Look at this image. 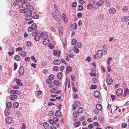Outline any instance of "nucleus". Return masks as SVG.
Returning a JSON list of instances; mask_svg holds the SVG:
<instances>
[{"label": "nucleus", "instance_id": "obj_30", "mask_svg": "<svg viewBox=\"0 0 129 129\" xmlns=\"http://www.w3.org/2000/svg\"><path fill=\"white\" fill-rule=\"evenodd\" d=\"M27 11L26 9L23 8V9H21L20 10L19 12L21 13H24L25 14Z\"/></svg>", "mask_w": 129, "mask_h": 129}, {"label": "nucleus", "instance_id": "obj_28", "mask_svg": "<svg viewBox=\"0 0 129 129\" xmlns=\"http://www.w3.org/2000/svg\"><path fill=\"white\" fill-rule=\"evenodd\" d=\"M58 30H59V32L60 35L62 36V28L60 26H59L58 27Z\"/></svg>", "mask_w": 129, "mask_h": 129}, {"label": "nucleus", "instance_id": "obj_25", "mask_svg": "<svg viewBox=\"0 0 129 129\" xmlns=\"http://www.w3.org/2000/svg\"><path fill=\"white\" fill-rule=\"evenodd\" d=\"M81 124L80 122L78 121L74 123V125L75 127H78Z\"/></svg>", "mask_w": 129, "mask_h": 129}, {"label": "nucleus", "instance_id": "obj_52", "mask_svg": "<svg viewBox=\"0 0 129 129\" xmlns=\"http://www.w3.org/2000/svg\"><path fill=\"white\" fill-rule=\"evenodd\" d=\"M52 82V81L50 80L49 79H48L46 80V83L48 84H50Z\"/></svg>", "mask_w": 129, "mask_h": 129}, {"label": "nucleus", "instance_id": "obj_18", "mask_svg": "<svg viewBox=\"0 0 129 129\" xmlns=\"http://www.w3.org/2000/svg\"><path fill=\"white\" fill-rule=\"evenodd\" d=\"M72 70V67H70L68 66L66 68V73H68L71 72Z\"/></svg>", "mask_w": 129, "mask_h": 129}, {"label": "nucleus", "instance_id": "obj_10", "mask_svg": "<svg viewBox=\"0 0 129 129\" xmlns=\"http://www.w3.org/2000/svg\"><path fill=\"white\" fill-rule=\"evenodd\" d=\"M102 55L103 52L101 50H99L96 53V56L98 57H101Z\"/></svg>", "mask_w": 129, "mask_h": 129}, {"label": "nucleus", "instance_id": "obj_48", "mask_svg": "<svg viewBox=\"0 0 129 129\" xmlns=\"http://www.w3.org/2000/svg\"><path fill=\"white\" fill-rule=\"evenodd\" d=\"M39 17V15L37 14H35L32 16V18L35 19H38Z\"/></svg>", "mask_w": 129, "mask_h": 129}, {"label": "nucleus", "instance_id": "obj_63", "mask_svg": "<svg viewBox=\"0 0 129 129\" xmlns=\"http://www.w3.org/2000/svg\"><path fill=\"white\" fill-rule=\"evenodd\" d=\"M77 45L79 48H80L81 47L82 44L80 43L79 42L77 43Z\"/></svg>", "mask_w": 129, "mask_h": 129}, {"label": "nucleus", "instance_id": "obj_2", "mask_svg": "<svg viewBox=\"0 0 129 129\" xmlns=\"http://www.w3.org/2000/svg\"><path fill=\"white\" fill-rule=\"evenodd\" d=\"M33 36H35L34 38V40L36 41H39L40 38V35L39 33H38L36 30H35L32 34Z\"/></svg>", "mask_w": 129, "mask_h": 129}, {"label": "nucleus", "instance_id": "obj_51", "mask_svg": "<svg viewBox=\"0 0 129 129\" xmlns=\"http://www.w3.org/2000/svg\"><path fill=\"white\" fill-rule=\"evenodd\" d=\"M127 124L126 123H123L122 124L121 126L122 128H125L127 127Z\"/></svg>", "mask_w": 129, "mask_h": 129}, {"label": "nucleus", "instance_id": "obj_12", "mask_svg": "<svg viewBox=\"0 0 129 129\" xmlns=\"http://www.w3.org/2000/svg\"><path fill=\"white\" fill-rule=\"evenodd\" d=\"M106 82L108 85L111 84L113 82V80L112 78H108L106 79Z\"/></svg>", "mask_w": 129, "mask_h": 129}, {"label": "nucleus", "instance_id": "obj_32", "mask_svg": "<svg viewBox=\"0 0 129 129\" xmlns=\"http://www.w3.org/2000/svg\"><path fill=\"white\" fill-rule=\"evenodd\" d=\"M93 4L90 3H89L87 6V8L88 9L91 10L92 8Z\"/></svg>", "mask_w": 129, "mask_h": 129}, {"label": "nucleus", "instance_id": "obj_7", "mask_svg": "<svg viewBox=\"0 0 129 129\" xmlns=\"http://www.w3.org/2000/svg\"><path fill=\"white\" fill-rule=\"evenodd\" d=\"M19 73L20 75L23 74L24 73V68L22 66H20L19 70Z\"/></svg>", "mask_w": 129, "mask_h": 129}, {"label": "nucleus", "instance_id": "obj_56", "mask_svg": "<svg viewBox=\"0 0 129 129\" xmlns=\"http://www.w3.org/2000/svg\"><path fill=\"white\" fill-rule=\"evenodd\" d=\"M31 59L32 60H33L35 62H37V60L36 59L35 57L34 56H32Z\"/></svg>", "mask_w": 129, "mask_h": 129}, {"label": "nucleus", "instance_id": "obj_46", "mask_svg": "<svg viewBox=\"0 0 129 129\" xmlns=\"http://www.w3.org/2000/svg\"><path fill=\"white\" fill-rule=\"evenodd\" d=\"M31 43L30 41H28L26 42V44L28 47L30 46H31Z\"/></svg>", "mask_w": 129, "mask_h": 129}, {"label": "nucleus", "instance_id": "obj_62", "mask_svg": "<svg viewBox=\"0 0 129 129\" xmlns=\"http://www.w3.org/2000/svg\"><path fill=\"white\" fill-rule=\"evenodd\" d=\"M97 87V86L96 85H92L90 87V88L91 89H95Z\"/></svg>", "mask_w": 129, "mask_h": 129}, {"label": "nucleus", "instance_id": "obj_13", "mask_svg": "<svg viewBox=\"0 0 129 129\" xmlns=\"http://www.w3.org/2000/svg\"><path fill=\"white\" fill-rule=\"evenodd\" d=\"M43 125L45 129H49V125L48 123L45 122L43 123Z\"/></svg>", "mask_w": 129, "mask_h": 129}, {"label": "nucleus", "instance_id": "obj_31", "mask_svg": "<svg viewBox=\"0 0 129 129\" xmlns=\"http://www.w3.org/2000/svg\"><path fill=\"white\" fill-rule=\"evenodd\" d=\"M10 110L8 109L6 110L5 111V114L6 116L9 115L10 114Z\"/></svg>", "mask_w": 129, "mask_h": 129}, {"label": "nucleus", "instance_id": "obj_42", "mask_svg": "<svg viewBox=\"0 0 129 129\" xmlns=\"http://www.w3.org/2000/svg\"><path fill=\"white\" fill-rule=\"evenodd\" d=\"M19 104L17 102H15L13 104V106L15 108H17L18 107Z\"/></svg>", "mask_w": 129, "mask_h": 129}, {"label": "nucleus", "instance_id": "obj_36", "mask_svg": "<svg viewBox=\"0 0 129 129\" xmlns=\"http://www.w3.org/2000/svg\"><path fill=\"white\" fill-rule=\"evenodd\" d=\"M54 84L56 86H58L59 84V82L58 80H55L54 81Z\"/></svg>", "mask_w": 129, "mask_h": 129}, {"label": "nucleus", "instance_id": "obj_54", "mask_svg": "<svg viewBox=\"0 0 129 129\" xmlns=\"http://www.w3.org/2000/svg\"><path fill=\"white\" fill-rule=\"evenodd\" d=\"M64 58L67 61H69L70 60V59L68 58V54H66L65 55Z\"/></svg>", "mask_w": 129, "mask_h": 129}, {"label": "nucleus", "instance_id": "obj_39", "mask_svg": "<svg viewBox=\"0 0 129 129\" xmlns=\"http://www.w3.org/2000/svg\"><path fill=\"white\" fill-rule=\"evenodd\" d=\"M53 18L59 23L60 22V20L58 17L55 15H53Z\"/></svg>", "mask_w": 129, "mask_h": 129}, {"label": "nucleus", "instance_id": "obj_41", "mask_svg": "<svg viewBox=\"0 0 129 129\" xmlns=\"http://www.w3.org/2000/svg\"><path fill=\"white\" fill-rule=\"evenodd\" d=\"M56 89L54 88H52L50 90V92L52 93H55Z\"/></svg>", "mask_w": 129, "mask_h": 129}, {"label": "nucleus", "instance_id": "obj_59", "mask_svg": "<svg viewBox=\"0 0 129 129\" xmlns=\"http://www.w3.org/2000/svg\"><path fill=\"white\" fill-rule=\"evenodd\" d=\"M93 125L92 124H89L88 126V128L90 129H91L93 128Z\"/></svg>", "mask_w": 129, "mask_h": 129}, {"label": "nucleus", "instance_id": "obj_58", "mask_svg": "<svg viewBox=\"0 0 129 129\" xmlns=\"http://www.w3.org/2000/svg\"><path fill=\"white\" fill-rule=\"evenodd\" d=\"M102 50L103 51L107 50V49L106 48V46L105 45H104L103 46Z\"/></svg>", "mask_w": 129, "mask_h": 129}, {"label": "nucleus", "instance_id": "obj_3", "mask_svg": "<svg viewBox=\"0 0 129 129\" xmlns=\"http://www.w3.org/2000/svg\"><path fill=\"white\" fill-rule=\"evenodd\" d=\"M22 6L23 8L26 9V10H29V11H31L34 9L33 6L29 4H27L26 5L24 4Z\"/></svg>", "mask_w": 129, "mask_h": 129}, {"label": "nucleus", "instance_id": "obj_53", "mask_svg": "<svg viewBox=\"0 0 129 129\" xmlns=\"http://www.w3.org/2000/svg\"><path fill=\"white\" fill-rule=\"evenodd\" d=\"M49 47L51 49H52L54 48V46L52 44H50L48 45Z\"/></svg>", "mask_w": 129, "mask_h": 129}, {"label": "nucleus", "instance_id": "obj_8", "mask_svg": "<svg viewBox=\"0 0 129 129\" xmlns=\"http://www.w3.org/2000/svg\"><path fill=\"white\" fill-rule=\"evenodd\" d=\"M116 9L113 7L110 8L109 10V13L111 14H114L116 12Z\"/></svg>", "mask_w": 129, "mask_h": 129}, {"label": "nucleus", "instance_id": "obj_49", "mask_svg": "<svg viewBox=\"0 0 129 129\" xmlns=\"http://www.w3.org/2000/svg\"><path fill=\"white\" fill-rule=\"evenodd\" d=\"M49 78L50 80L52 81L54 79V76L53 75L51 74L49 76Z\"/></svg>", "mask_w": 129, "mask_h": 129}, {"label": "nucleus", "instance_id": "obj_61", "mask_svg": "<svg viewBox=\"0 0 129 129\" xmlns=\"http://www.w3.org/2000/svg\"><path fill=\"white\" fill-rule=\"evenodd\" d=\"M57 51L56 50H54L53 52V54L55 56L57 54Z\"/></svg>", "mask_w": 129, "mask_h": 129}, {"label": "nucleus", "instance_id": "obj_19", "mask_svg": "<svg viewBox=\"0 0 129 129\" xmlns=\"http://www.w3.org/2000/svg\"><path fill=\"white\" fill-rule=\"evenodd\" d=\"M16 80V83L17 85L22 86L23 84L22 83H21V80L20 79H16L15 80Z\"/></svg>", "mask_w": 129, "mask_h": 129}, {"label": "nucleus", "instance_id": "obj_64", "mask_svg": "<svg viewBox=\"0 0 129 129\" xmlns=\"http://www.w3.org/2000/svg\"><path fill=\"white\" fill-rule=\"evenodd\" d=\"M53 120L55 122H58L59 121V120L56 117H54L53 119Z\"/></svg>", "mask_w": 129, "mask_h": 129}, {"label": "nucleus", "instance_id": "obj_33", "mask_svg": "<svg viewBox=\"0 0 129 129\" xmlns=\"http://www.w3.org/2000/svg\"><path fill=\"white\" fill-rule=\"evenodd\" d=\"M15 59L17 61H19L20 59V57L19 55H16L14 57Z\"/></svg>", "mask_w": 129, "mask_h": 129}, {"label": "nucleus", "instance_id": "obj_57", "mask_svg": "<svg viewBox=\"0 0 129 129\" xmlns=\"http://www.w3.org/2000/svg\"><path fill=\"white\" fill-rule=\"evenodd\" d=\"M128 8L127 6H125V8H124L122 9V11L124 12H126L128 10Z\"/></svg>", "mask_w": 129, "mask_h": 129}, {"label": "nucleus", "instance_id": "obj_15", "mask_svg": "<svg viewBox=\"0 0 129 129\" xmlns=\"http://www.w3.org/2000/svg\"><path fill=\"white\" fill-rule=\"evenodd\" d=\"M55 65H58L61 63V61L59 59H55L53 61Z\"/></svg>", "mask_w": 129, "mask_h": 129}, {"label": "nucleus", "instance_id": "obj_38", "mask_svg": "<svg viewBox=\"0 0 129 129\" xmlns=\"http://www.w3.org/2000/svg\"><path fill=\"white\" fill-rule=\"evenodd\" d=\"M78 113H79H79H82L83 111V108L81 107L78 108Z\"/></svg>", "mask_w": 129, "mask_h": 129}, {"label": "nucleus", "instance_id": "obj_14", "mask_svg": "<svg viewBox=\"0 0 129 129\" xmlns=\"http://www.w3.org/2000/svg\"><path fill=\"white\" fill-rule=\"evenodd\" d=\"M94 95L95 97L99 98L100 96V94L98 91H96L94 92Z\"/></svg>", "mask_w": 129, "mask_h": 129}, {"label": "nucleus", "instance_id": "obj_9", "mask_svg": "<svg viewBox=\"0 0 129 129\" xmlns=\"http://www.w3.org/2000/svg\"><path fill=\"white\" fill-rule=\"evenodd\" d=\"M6 121L9 124H11L12 122V119L11 117H7L6 119Z\"/></svg>", "mask_w": 129, "mask_h": 129}, {"label": "nucleus", "instance_id": "obj_16", "mask_svg": "<svg viewBox=\"0 0 129 129\" xmlns=\"http://www.w3.org/2000/svg\"><path fill=\"white\" fill-rule=\"evenodd\" d=\"M98 120L101 123H103L104 121V118L102 116H100L98 117Z\"/></svg>", "mask_w": 129, "mask_h": 129}, {"label": "nucleus", "instance_id": "obj_55", "mask_svg": "<svg viewBox=\"0 0 129 129\" xmlns=\"http://www.w3.org/2000/svg\"><path fill=\"white\" fill-rule=\"evenodd\" d=\"M74 50L76 53H78L79 51L78 49L76 47L74 48Z\"/></svg>", "mask_w": 129, "mask_h": 129}, {"label": "nucleus", "instance_id": "obj_26", "mask_svg": "<svg viewBox=\"0 0 129 129\" xmlns=\"http://www.w3.org/2000/svg\"><path fill=\"white\" fill-rule=\"evenodd\" d=\"M122 19L124 21H126L129 20V16H124L122 18Z\"/></svg>", "mask_w": 129, "mask_h": 129}, {"label": "nucleus", "instance_id": "obj_17", "mask_svg": "<svg viewBox=\"0 0 129 129\" xmlns=\"http://www.w3.org/2000/svg\"><path fill=\"white\" fill-rule=\"evenodd\" d=\"M77 25L76 23H75L74 25L72 24L70 27L71 29H76L77 27Z\"/></svg>", "mask_w": 129, "mask_h": 129}, {"label": "nucleus", "instance_id": "obj_37", "mask_svg": "<svg viewBox=\"0 0 129 129\" xmlns=\"http://www.w3.org/2000/svg\"><path fill=\"white\" fill-rule=\"evenodd\" d=\"M73 115L75 117H78L79 116V113L75 111L73 113Z\"/></svg>", "mask_w": 129, "mask_h": 129}, {"label": "nucleus", "instance_id": "obj_27", "mask_svg": "<svg viewBox=\"0 0 129 129\" xmlns=\"http://www.w3.org/2000/svg\"><path fill=\"white\" fill-rule=\"evenodd\" d=\"M61 115L60 111L59 110H57L55 113V116L57 117H59Z\"/></svg>", "mask_w": 129, "mask_h": 129}, {"label": "nucleus", "instance_id": "obj_35", "mask_svg": "<svg viewBox=\"0 0 129 129\" xmlns=\"http://www.w3.org/2000/svg\"><path fill=\"white\" fill-rule=\"evenodd\" d=\"M59 68L58 67L54 66L53 67V70L54 71H57L59 70Z\"/></svg>", "mask_w": 129, "mask_h": 129}, {"label": "nucleus", "instance_id": "obj_1", "mask_svg": "<svg viewBox=\"0 0 129 129\" xmlns=\"http://www.w3.org/2000/svg\"><path fill=\"white\" fill-rule=\"evenodd\" d=\"M32 14L33 12L31 11H27L25 14V20L27 21L31 20L32 18Z\"/></svg>", "mask_w": 129, "mask_h": 129}, {"label": "nucleus", "instance_id": "obj_23", "mask_svg": "<svg viewBox=\"0 0 129 129\" xmlns=\"http://www.w3.org/2000/svg\"><path fill=\"white\" fill-rule=\"evenodd\" d=\"M12 105V104L10 102H8L6 103V107L8 109H10Z\"/></svg>", "mask_w": 129, "mask_h": 129}, {"label": "nucleus", "instance_id": "obj_24", "mask_svg": "<svg viewBox=\"0 0 129 129\" xmlns=\"http://www.w3.org/2000/svg\"><path fill=\"white\" fill-rule=\"evenodd\" d=\"M19 55L23 57H25L26 55V53L25 51H22L19 53Z\"/></svg>", "mask_w": 129, "mask_h": 129}, {"label": "nucleus", "instance_id": "obj_60", "mask_svg": "<svg viewBox=\"0 0 129 129\" xmlns=\"http://www.w3.org/2000/svg\"><path fill=\"white\" fill-rule=\"evenodd\" d=\"M77 6V3L76 2H74L73 3L72 5V6L73 7H75Z\"/></svg>", "mask_w": 129, "mask_h": 129}, {"label": "nucleus", "instance_id": "obj_34", "mask_svg": "<svg viewBox=\"0 0 129 129\" xmlns=\"http://www.w3.org/2000/svg\"><path fill=\"white\" fill-rule=\"evenodd\" d=\"M48 120H49V123L50 124H56V122H55L53 120H52L51 119H49Z\"/></svg>", "mask_w": 129, "mask_h": 129}, {"label": "nucleus", "instance_id": "obj_43", "mask_svg": "<svg viewBox=\"0 0 129 129\" xmlns=\"http://www.w3.org/2000/svg\"><path fill=\"white\" fill-rule=\"evenodd\" d=\"M31 27L34 30L36 29L37 28V25L35 23H33L31 26Z\"/></svg>", "mask_w": 129, "mask_h": 129}, {"label": "nucleus", "instance_id": "obj_40", "mask_svg": "<svg viewBox=\"0 0 129 129\" xmlns=\"http://www.w3.org/2000/svg\"><path fill=\"white\" fill-rule=\"evenodd\" d=\"M83 9V7L82 5H79L78 7V11L82 10Z\"/></svg>", "mask_w": 129, "mask_h": 129}, {"label": "nucleus", "instance_id": "obj_44", "mask_svg": "<svg viewBox=\"0 0 129 129\" xmlns=\"http://www.w3.org/2000/svg\"><path fill=\"white\" fill-rule=\"evenodd\" d=\"M48 114L49 116H53L54 115L53 112L51 111H49L48 112Z\"/></svg>", "mask_w": 129, "mask_h": 129}, {"label": "nucleus", "instance_id": "obj_20", "mask_svg": "<svg viewBox=\"0 0 129 129\" xmlns=\"http://www.w3.org/2000/svg\"><path fill=\"white\" fill-rule=\"evenodd\" d=\"M17 96L16 95L13 94L11 95L10 96V98L11 100H14L16 99Z\"/></svg>", "mask_w": 129, "mask_h": 129}, {"label": "nucleus", "instance_id": "obj_29", "mask_svg": "<svg viewBox=\"0 0 129 129\" xmlns=\"http://www.w3.org/2000/svg\"><path fill=\"white\" fill-rule=\"evenodd\" d=\"M19 2L20 3L22 4V8L23 5H26L27 4V3L25 0H20Z\"/></svg>", "mask_w": 129, "mask_h": 129}, {"label": "nucleus", "instance_id": "obj_22", "mask_svg": "<svg viewBox=\"0 0 129 129\" xmlns=\"http://www.w3.org/2000/svg\"><path fill=\"white\" fill-rule=\"evenodd\" d=\"M49 40L47 38L43 40V44L45 45H46L49 43Z\"/></svg>", "mask_w": 129, "mask_h": 129}, {"label": "nucleus", "instance_id": "obj_21", "mask_svg": "<svg viewBox=\"0 0 129 129\" xmlns=\"http://www.w3.org/2000/svg\"><path fill=\"white\" fill-rule=\"evenodd\" d=\"M104 4V2L102 0L99 1L96 3V5L98 6H101Z\"/></svg>", "mask_w": 129, "mask_h": 129}, {"label": "nucleus", "instance_id": "obj_5", "mask_svg": "<svg viewBox=\"0 0 129 129\" xmlns=\"http://www.w3.org/2000/svg\"><path fill=\"white\" fill-rule=\"evenodd\" d=\"M74 104V106L73 105V110L77 108L80 105V103L79 102V101H75Z\"/></svg>", "mask_w": 129, "mask_h": 129}, {"label": "nucleus", "instance_id": "obj_6", "mask_svg": "<svg viewBox=\"0 0 129 129\" xmlns=\"http://www.w3.org/2000/svg\"><path fill=\"white\" fill-rule=\"evenodd\" d=\"M40 35H41L40 36V37L43 40L46 39L48 38V35L46 34H44L43 33H41L40 34Z\"/></svg>", "mask_w": 129, "mask_h": 129}, {"label": "nucleus", "instance_id": "obj_50", "mask_svg": "<svg viewBox=\"0 0 129 129\" xmlns=\"http://www.w3.org/2000/svg\"><path fill=\"white\" fill-rule=\"evenodd\" d=\"M77 40L75 39H73L72 41V44L73 45H74L76 44Z\"/></svg>", "mask_w": 129, "mask_h": 129}, {"label": "nucleus", "instance_id": "obj_11", "mask_svg": "<svg viewBox=\"0 0 129 129\" xmlns=\"http://www.w3.org/2000/svg\"><path fill=\"white\" fill-rule=\"evenodd\" d=\"M96 108L98 110L101 111L102 109V105L100 104H97L96 105Z\"/></svg>", "mask_w": 129, "mask_h": 129}, {"label": "nucleus", "instance_id": "obj_4", "mask_svg": "<svg viewBox=\"0 0 129 129\" xmlns=\"http://www.w3.org/2000/svg\"><path fill=\"white\" fill-rule=\"evenodd\" d=\"M123 92V90L122 89H118L116 90V94L118 96H121Z\"/></svg>", "mask_w": 129, "mask_h": 129}, {"label": "nucleus", "instance_id": "obj_45", "mask_svg": "<svg viewBox=\"0 0 129 129\" xmlns=\"http://www.w3.org/2000/svg\"><path fill=\"white\" fill-rule=\"evenodd\" d=\"M98 81V80L96 78H93L92 79V82L94 83H97Z\"/></svg>", "mask_w": 129, "mask_h": 129}, {"label": "nucleus", "instance_id": "obj_47", "mask_svg": "<svg viewBox=\"0 0 129 129\" xmlns=\"http://www.w3.org/2000/svg\"><path fill=\"white\" fill-rule=\"evenodd\" d=\"M62 74L61 73H59L57 74V77L59 79H61L62 77Z\"/></svg>", "mask_w": 129, "mask_h": 129}]
</instances>
